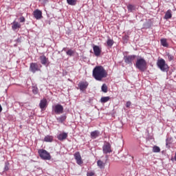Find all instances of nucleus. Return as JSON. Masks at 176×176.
I'll use <instances>...</instances> for the list:
<instances>
[{"label": "nucleus", "instance_id": "nucleus-1", "mask_svg": "<svg viewBox=\"0 0 176 176\" xmlns=\"http://www.w3.org/2000/svg\"><path fill=\"white\" fill-rule=\"evenodd\" d=\"M92 76H94L96 80L101 81L104 78H107L108 76V73L107 70L102 66H96L93 69Z\"/></svg>", "mask_w": 176, "mask_h": 176}, {"label": "nucleus", "instance_id": "nucleus-2", "mask_svg": "<svg viewBox=\"0 0 176 176\" xmlns=\"http://www.w3.org/2000/svg\"><path fill=\"white\" fill-rule=\"evenodd\" d=\"M135 65V68L139 69V71H141V72H145V71H146L147 63L144 58H138Z\"/></svg>", "mask_w": 176, "mask_h": 176}, {"label": "nucleus", "instance_id": "nucleus-3", "mask_svg": "<svg viewBox=\"0 0 176 176\" xmlns=\"http://www.w3.org/2000/svg\"><path fill=\"white\" fill-rule=\"evenodd\" d=\"M157 65L162 72H167L168 71V65L166 63V60L163 58L157 60Z\"/></svg>", "mask_w": 176, "mask_h": 176}, {"label": "nucleus", "instance_id": "nucleus-4", "mask_svg": "<svg viewBox=\"0 0 176 176\" xmlns=\"http://www.w3.org/2000/svg\"><path fill=\"white\" fill-rule=\"evenodd\" d=\"M38 155L43 160H50L52 159L50 153L43 148L38 150Z\"/></svg>", "mask_w": 176, "mask_h": 176}, {"label": "nucleus", "instance_id": "nucleus-5", "mask_svg": "<svg viewBox=\"0 0 176 176\" xmlns=\"http://www.w3.org/2000/svg\"><path fill=\"white\" fill-rule=\"evenodd\" d=\"M52 111L56 115H61L64 113V107L60 104H57L52 107Z\"/></svg>", "mask_w": 176, "mask_h": 176}, {"label": "nucleus", "instance_id": "nucleus-6", "mask_svg": "<svg viewBox=\"0 0 176 176\" xmlns=\"http://www.w3.org/2000/svg\"><path fill=\"white\" fill-rule=\"evenodd\" d=\"M135 57H137V56H135V55L124 56V63H126V64H129L130 65H131L133 64V61H134V60H135Z\"/></svg>", "mask_w": 176, "mask_h": 176}, {"label": "nucleus", "instance_id": "nucleus-7", "mask_svg": "<svg viewBox=\"0 0 176 176\" xmlns=\"http://www.w3.org/2000/svg\"><path fill=\"white\" fill-rule=\"evenodd\" d=\"M39 60L41 64H42V65H44L45 67H49V65H50V61H49V58H47L45 55L40 56Z\"/></svg>", "mask_w": 176, "mask_h": 176}, {"label": "nucleus", "instance_id": "nucleus-8", "mask_svg": "<svg viewBox=\"0 0 176 176\" xmlns=\"http://www.w3.org/2000/svg\"><path fill=\"white\" fill-rule=\"evenodd\" d=\"M30 71L33 74H35L36 71H39V65L36 63H32L30 65Z\"/></svg>", "mask_w": 176, "mask_h": 176}, {"label": "nucleus", "instance_id": "nucleus-9", "mask_svg": "<svg viewBox=\"0 0 176 176\" xmlns=\"http://www.w3.org/2000/svg\"><path fill=\"white\" fill-rule=\"evenodd\" d=\"M103 153L106 155L107 153H111L112 152V149H111V144L109 143H105L102 146Z\"/></svg>", "mask_w": 176, "mask_h": 176}, {"label": "nucleus", "instance_id": "nucleus-10", "mask_svg": "<svg viewBox=\"0 0 176 176\" xmlns=\"http://www.w3.org/2000/svg\"><path fill=\"white\" fill-rule=\"evenodd\" d=\"M33 16L34 17V19H36V20H41V19H42V17H43L42 16V11H41V10H35L33 12Z\"/></svg>", "mask_w": 176, "mask_h": 176}, {"label": "nucleus", "instance_id": "nucleus-11", "mask_svg": "<svg viewBox=\"0 0 176 176\" xmlns=\"http://www.w3.org/2000/svg\"><path fill=\"white\" fill-rule=\"evenodd\" d=\"M93 50L94 52V54L96 57H99V56H101V47L98 45H93Z\"/></svg>", "mask_w": 176, "mask_h": 176}, {"label": "nucleus", "instance_id": "nucleus-12", "mask_svg": "<svg viewBox=\"0 0 176 176\" xmlns=\"http://www.w3.org/2000/svg\"><path fill=\"white\" fill-rule=\"evenodd\" d=\"M87 86H89L88 82H80L78 83V87L81 91H85L87 89Z\"/></svg>", "mask_w": 176, "mask_h": 176}, {"label": "nucleus", "instance_id": "nucleus-13", "mask_svg": "<svg viewBox=\"0 0 176 176\" xmlns=\"http://www.w3.org/2000/svg\"><path fill=\"white\" fill-rule=\"evenodd\" d=\"M74 158L76 160L77 164H82L83 162H82V157L80 156V153L77 152L74 154Z\"/></svg>", "mask_w": 176, "mask_h": 176}, {"label": "nucleus", "instance_id": "nucleus-14", "mask_svg": "<svg viewBox=\"0 0 176 176\" xmlns=\"http://www.w3.org/2000/svg\"><path fill=\"white\" fill-rule=\"evenodd\" d=\"M67 137H68V133L63 132L58 135L57 138L58 140H59V141H64V140H67Z\"/></svg>", "mask_w": 176, "mask_h": 176}, {"label": "nucleus", "instance_id": "nucleus-15", "mask_svg": "<svg viewBox=\"0 0 176 176\" xmlns=\"http://www.w3.org/2000/svg\"><path fill=\"white\" fill-rule=\"evenodd\" d=\"M39 107H40L41 109H42V110L45 109V108H46V107H47V100H46V99H43V100H41Z\"/></svg>", "mask_w": 176, "mask_h": 176}, {"label": "nucleus", "instance_id": "nucleus-16", "mask_svg": "<svg viewBox=\"0 0 176 176\" xmlns=\"http://www.w3.org/2000/svg\"><path fill=\"white\" fill-rule=\"evenodd\" d=\"M98 137H100V131H94L91 132V138H92V140H96Z\"/></svg>", "mask_w": 176, "mask_h": 176}, {"label": "nucleus", "instance_id": "nucleus-17", "mask_svg": "<svg viewBox=\"0 0 176 176\" xmlns=\"http://www.w3.org/2000/svg\"><path fill=\"white\" fill-rule=\"evenodd\" d=\"M97 166L100 170H104V168H105V163L101 160L97 161Z\"/></svg>", "mask_w": 176, "mask_h": 176}, {"label": "nucleus", "instance_id": "nucleus-18", "mask_svg": "<svg viewBox=\"0 0 176 176\" xmlns=\"http://www.w3.org/2000/svg\"><path fill=\"white\" fill-rule=\"evenodd\" d=\"M20 27H21V25H20V23H13L12 28L13 31H19V30H20Z\"/></svg>", "mask_w": 176, "mask_h": 176}, {"label": "nucleus", "instance_id": "nucleus-19", "mask_svg": "<svg viewBox=\"0 0 176 176\" xmlns=\"http://www.w3.org/2000/svg\"><path fill=\"white\" fill-rule=\"evenodd\" d=\"M113 40L108 36L107 41V46H108L109 47H112V46H113Z\"/></svg>", "mask_w": 176, "mask_h": 176}, {"label": "nucleus", "instance_id": "nucleus-20", "mask_svg": "<svg viewBox=\"0 0 176 176\" xmlns=\"http://www.w3.org/2000/svg\"><path fill=\"white\" fill-rule=\"evenodd\" d=\"M45 142H53V136L52 135H46L44 138Z\"/></svg>", "mask_w": 176, "mask_h": 176}, {"label": "nucleus", "instance_id": "nucleus-21", "mask_svg": "<svg viewBox=\"0 0 176 176\" xmlns=\"http://www.w3.org/2000/svg\"><path fill=\"white\" fill-rule=\"evenodd\" d=\"M161 45L164 46V47H168V43H167V39L162 38L160 40Z\"/></svg>", "mask_w": 176, "mask_h": 176}, {"label": "nucleus", "instance_id": "nucleus-22", "mask_svg": "<svg viewBox=\"0 0 176 176\" xmlns=\"http://www.w3.org/2000/svg\"><path fill=\"white\" fill-rule=\"evenodd\" d=\"M172 16L173 14H171L170 10H168L165 14L164 19H166V20L168 19H171Z\"/></svg>", "mask_w": 176, "mask_h": 176}, {"label": "nucleus", "instance_id": "nucleus-23", "mask_svg": "<svg viewBox=\"0 0 176 176\" xmlns=\"http://www.w3.org/2000/svg\"><path fill=\"white\" fill-rule=\"evenodd\" d=\"M66 119H67V116H60V117L56 118V120L59 123H63V122H64V120H65Z\"/></svg>", "mask_w": 176, "mask_h": 176}, {"label": "nucleus", "instance_id": "nucleus-24", "mask_svg": "<svg viewBox=\"0 0 176 176\" xmlns=\"http://www.w3.org/2000/svg\"><path fill=\"white\" fill-rule=\"evenodd\" d=\"M127 9L129 12H133L134 10H135V6L133 5V4H129L127 6Z\"/></svg>", "mask_w": 176, "mask_h": 176}, {"label": "nucleus", "instance_id": "nucleus-25", "mask_svg": "<svg viewBox=\"0 0 176 176\" xmlns=\"http://www.w3.org/2000/svg\"><path fill=\"white\" fill-rule=\"evenodd\" d=\"M66 54L67 56H69V57H72L75 54V51L70 49L66 52Z\"/></svg>", "mask_w": 176, "mask_h": 176}, {"label": "nucleus", "instance_id": "nucleus-26", "mask_svg": "<svg viewBox=\"0 0 176 176\" xmlns=\"http://www.w3.org/2000/svg\"><path fill=\"white\" fill-rule=\"evenodd\" d=\"M78 0H67L68 5H71V6H75L76 5V2Z\"/></svg>", "mask_w": 176, "mask_h": 176}, {"label": "nucleus", "instance_id": "nucleus-27", "mask_svg": "<svg viewBox=\"0 0 176 176\" xmlns=\"http://www.w3.org/2000/svg\"><path fill=\"white\" fill-rule=\"evenodd\" d=\"M109 96H104V97H102L100 99V102H108V101H109Z\"/></svg>", "mask_w": 176, "mask_h": 176}, {"label": "nucleus", "instance_id": "nucleus-28", "mask_svg": "<svg viewBox=\"0 0 176 176\" xmlns=\"http://www.w3.org/2000/svg\"><path fill=\"white\" fill-rule=\"evenodd\" d=\"M153 152L154 153H159V152H160V147H159L157 146H154L153 147Z\"/></svg>", "mask_w": 176, "mask_h": 176}, {"label": "nucleus", "instance_id": "nucleus-29", "mask_svg": "<svg viewBox=\"0 0 176 176\" xmlns=\"http://www.w3.org/2000/svg\"><path fill=\"white\" fill-rule=\"evenodd\" d=\"M101 90L103 91V93H107L108 91V87L106 84H103L102 85Z\"/></svg>", "mask_w": 176, "mask_h": 176}, {"label": "nucleus", "instance_id": "nucleus-30", "mask_svg": "<svg viewBox=\"0 0 176 176\" xmlns=\"http://www.w3.org/2000/svg\"><path fill=\"white\" fill-rule=\"evenodd\" d=\"M38 87H32V93L34 94H38Z\"/></svg>", "mask_w": 176, "mask_h": 176}, {"label": "nucleus", "instance_id": "nucleus-31", "mask_svg": "<svg viewBox=\"0 0 176 176\" xmlns=\"http://www.w3.org/2000/svg\"><path fill=\"white\" fill-rule=\"evenodd\" d=\"M168 58L169 61H172V60H174V56L170 54H167Z\"/></svg>", "mask_w": 176, "mask_h": 176}, {"label": "nucleus", "instance_id": "nucleus-32", "mask_svg": "<svg viewBox=\"0 0 176 176\" xmlns=\"http://www.w3.org/2000/svg\"><path fill=\"white\" fill-rule=\"evenodd\" d=\"M8 170H9V163H6L5 167H4V171H8Z\"/></svg>", "mask_w": 176, "mask_h": 176}, {"label": "nucleus", "instance_id": "nucleus-33", "mask_svg": "<svg viewBox=\"0 0 176 176\" xmlns=\"http://www.w3.org/2000/svg\"><path fill=\"white\" fill-rule=\"evenodd\" d=\"M19 21L20 23H24V21H25V18H24V16H20Z\"/></svg>", "mask_w": 176, "mask_h": 176}, {"label": "nucleus", "instance_id": "nucleus-34", "mask_svg": "<svg viewBox=\"0 0 176 176\" xmlns=\"http://www.w3.org/2000/svg\"><path fill=\"white\" fill-rule=\"evenodd\" d=\"M171 138H167L166 139V145H170L171 144Z\"/></svg>", "mask_w": 176, "mask_h": 176}, {"label": "nucleus", "instance_id": "nucleus-35", "mask_svg": "<svg viewBox=\"0 0 176 176\" xmlns=\"http://www.w3.org/2000/svg\"><path fill=\"white\" fill-rule=\"evenodd\" d=\"M87 176H94V172H87Z\"/></svg>", "mask_w": 176, "mask_h": 176}, {"label": "nucleus", "instance_id": "nucleus-36", "mask_svg": "<svg viewBox=\"0 0 176 176\" xmlns=\"http://www.w3.org/2000/svg\"><path fill=\"white\" fill-rule=\"evenodd\" d=\"M131 105V102L130 101L126 102V108H129Z\"/></svg>", "mask_w": 176, "mask_h": 176}, {"label": "nucleus", "instance_id": "nucleus-37", "mask_svg": "<svg viewBox=\"0 0 176 176\" xmlns=\"http://www.w3.org/2000/svg\"><path fill=\"white\" fill-rule=\"evenodd\" d=\"M0 112H2V106L0 104Z\"/></svg>", "mask_w": 176, "mask_h": 176}, {"label": "nucleus", "instance_id": "nucleus-38", "mask_svg": "<svg viewBox=\"0 0 176 176\" xmlns=\"http://www.w3.org/2000/svg\"><path fill=\"white\" fill-rule=\"evenodd\" d=\"M79 28H83V25H82V26H80Z\"/></svg>", "mask_w": 176, "mask_h": 176}, {"label": "nucleus", "instance_id": "nucleus-39", "mask_svg": "<svg viewBox=\"0 0 176 176\" xmlns=\"http://www.w3.org/2000/svg\"><path fill=\"white\" fill-rule=\"evenodd\" d=\"M146 28H149V26H148V27H146Z\"/></svg>", "mask_w": 176, "mask_h": 176}, {"label": "nucleus", "instance_id": "nucleus-40", "mask_svg": "<svg viewBox=\"0 0 176 176\" xmlns=\"http://www.w3.org/2000/svg\"><path fill=\"white\" fill-rule=\"evenodd\" d=\"M80 24H81L80 23H78L79 25H80Z\"/></svg>", "mask_w": 176, "mask_h": 176}, {"label": "nucleus", "instance_id": "nucleus-41", "mask_svg": "<svg viewBox=\"0 0 176 176\" xmlns=\"http://www.w3.org/2000/svg\"><path fill=\"white\" fill-rule=\"evenodd\" d=\"M63 50H65V48H63Z\"/></svg>", "mask_w": 176, "mask_h": 176}, {"label": "nucleus", "instance_id": "nucleus-42", "mask_svg": "<svg viewBox=\"0 0 176 176\" xmlns=\"http://www.w3.org/2000/svg\"><path fill=\"white\" fill-rule=\"evenodd\" d=\"M145 25H146V24H144V27H145Z\"/></svg>", "mask_w": 176, "mask_h": 176}, {"label": "nucleus", "instance_id": "nucleus-43", "mask_svg": "<svg viewBox=\"0 0 176 176\" xmlns=\"http://www.w3.org/2000/svg\"><path fill=\"white\" fill-rule=\"evenodd\" d=\"M13 23H16V21H14Z\"/></svg>", "mask_w": 176, "mask_h": 176}]
</instances>
